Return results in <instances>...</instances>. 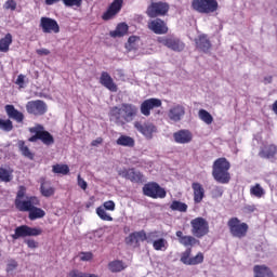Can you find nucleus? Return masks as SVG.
Here are the masks:
<instances>
[{
    "mask_svg": "<svg viewBox=\"0 0 277 277\" xmlns=\"http://www.w3.org/2000/svg\"><path fill=\"white\" fill-rule=\"evenodd\" d=\"M190 233L192 235H184L182 230L175 233L179 243L184 248H194V246H200L202 237L209 235V221L207 219L197 216L190 221Z\"/></svg>",
    "mask_w": 277,
    "mask_h": 277,
    "instance_id": "obj_1",
    "label": "nucleus"
},
{
    "mask_svg": "<svg viewBox=\"0 0 277 277\" xmlns=\"http://www.w3.org/2000/svg\"><path fill=\"white\" fill-rule=\"evenodd\" d=\"M138 111L140 109L134 104L122 103L120 106L111 107L108 116L110 122H115L117 127H124V124L133 122Z\"/></svg>",
    "mask_w": 277,
    "mask_h": 277,
    "instance_id": "obj_2",
    "label": "nucleus"
},
{
    "mask_svg": "<svg viewBox=\"0 0 277 277\" xmlns=\"http://www.w3.org/2000/svg\"><path fill=\"white\" fill-rule=\"evenodd\" d=\"M230 161L221 157L217 158L212 166V176L216 183L221 185H228L230 183Z\"/></svg>",
    "mask_w": 277,
    "mask_h": 277,
    "instance_id": "obj_3",
    "label": "nucleus"
},
{
    "mask_svg": "<svg viewBox=\"0 0 277 277\" xmlns=\"http://www.w3.org/2000/svg\"><path fill=\"white\" fill-rule=\"evenodd\" d=\"M22 213H28L30 222L35 220H42L47 215V212L40 208V198H32L28 202H24V208L19 210Z\"/></svg>",
    "mask_w": 277,
    "mask_h": 277,
    "instance_id": "obj_4",
    "label": "nucleus"
},
{
    "mask_svg": "<svg viewBox=\"0 0 277 277\" xmlns=\"http://www.w3.org/2000/svg\"><path fill=\"white\" fill-rule=\"evenodd\" d=\"M29 133L35 135L28 138V142H38L40 140L44 146H53L55 144V138L52 136L51 132L44 130V127L37 124L36 127L29 128Z\"/></svg>",
    "mask_w": 277,
    "mask_h": 277,
    "instance_id": "obj_5",
    "label": "nucleus"
},
{
    "mask_svg": "<svg viewBox=\"0 0 277 277\" xmlns=\"http://www.w3.org/2000/svg\"><path fill=\"white\" fill-rule=\"evenodd\" d=\"M227 226L229 228V233L233 237H236L237 239H243L248 235V230L250 229V226H248V223L241 222L237 216H234L228 220Z\"/></svg>",
    "mask_w": 277,
    "mask_h": 277,
    "instance_id": "obj_6",
    "label": "nucleus"
},
{
    "mask_svg": "<svg viewBox=\"0 0 277 277\" xmlns=\"http://www.w3.org/2000/svg\"><path fill=\"white\" fill-rule=\"evenodd\" d=\"M192 8L199 14H213L220 9L217 0H193Z\"/></svg>",
    "mask_w": 277,
    "mask_h": 277,
    "instance_id": "obj_7",
    "label": "nucleus"
},
{
    "mask_svg": "<svg viewBox=\"0 0 277 277\" xmlns=\"http://www.w3.org/2000/svg\"><path fill=\"white\" fill-rule=\"evenodd\" d=\"M40 235H42V228L21 225L14 229V234L11 235V237L14 241H16V239H25V237H38Z\"/></svg>",
    "mask_w": 277,
    "mask_h": 277,
    "instance_id": "obj_8",
    "label": "nucleus"
},
{
    "mask_svg": "<svg viewBox=\"0 0 277 277\" xmlns=\"http://www.w3.org/2000/svg\"><path fill=\"white\" fill-rule=\"evenodd\" d=\"M170 12V4L168 2H151L146 10L149 18H157L158 16H166Z\"/></svg>",
    "mask_w": 277,
    "mask_h": 277,
    "instance_id": "obj_9",
    "label": "nucleus"
},
{
    "mask_svg": "<svg viewBox=\"0 0 277 277\" xmlns=\"http://www.w3.org/2000/svg\"><path fill=\"white\" fill-rule=\"evenodd\" d=\"M143 194L144 196L154 199L166 198V196H168L166 188L161 187L157 182H149L145 184L143 186Z\"/></svg>",
    "mask_w": 277,
    "mask_h": 277,
    "instance_id": "obj_10",
    "label": "nucleus"
},
{
    "mask_svg": "<svg viewBox=\"0 0 277 277\" xmlns=\"http://www.w3.org/2000/svg\"><path fill=\"white\" fill-rule=\"evenodd\" d=\"M157 41L159 44H163L167 49H171V51H175L177 53L185 50L183 41L174 36L159 37Z\"/></svg>",
    "mask_w": 277,
    "mask_h": 277,
    "instance_id": "obj_11",
    "label": "nucleus"
},
{
    "mask_svg": "<svg viewBox=\"0 0 277 277\" xmlns=\"http://www.w3.org/2000/svg\"><path fill=\"white\" fill-rule=\"evenodd\" d=\"M180 261L184 265H200L201 263H205V253L198 252L192 258V247H186V250L181 254Z\"/></svg>",
    "mask_w": 277,
    "mask_h": 277,
    "instance_id": "obj_12",
    "label": "nucleus"
},
{
    "mask_svg": "<svg viewBox=\"0 0 277 277\" xmlns=\"http://www.w3.org/2000/svg\"><path fill=\"white\" fill-rule=\"evenodd\" d=\"M122 5H124V0H114L108 5L107 10L102 14V19L113 21V18H116V16L120 14Z\"/></svg>",
    "mask_w": 277,
    "mask_h": 277,
    "instance_id": "obj_13",
    "label": "nucleus"
},
{
    "mask_svg": "<svg viewBox=\"0 0 277 277\" xmlns=\"http://www.w3.org/2000/svg\"><path fill=\"white\" fill-rule=\"evenodd\" d=\"M118 175L127 181H131V183H144V174L135 170V168L121 169L118 171Z\"/></svg>",
    "mask_w": 277,
    "mask_h": 277,
    "instance_id": "obj_14",
    "label": "nucleus"
},
{
    "mask_svg": "<svg viewBox=\"0 0 277 277\" xmlns=\"http://www.w3.org/2000/svg\"><path fill=\"white\" fill-rule=\"evenodd\" d=\"M26 110L32 116H44L48 110L47 103L42 100L30 101L26 104Z\"/></svg>",
    "mask_w": 277,
    "mask_h": 277,
    "instance_id": "obj_15",
    "label": "nucleus"
},
{
    "mask_svg": "<svg viewBox=\"0 0 277 277\" xmlns=\"http://www.w3.org/2000/svg\"><path fill=\"white\" fill-rule=\"evenodd\" d=\"M39 27L43 34H60V24L56 19L43 16L40 18Z\"/></svg>",
    "mask_w": 277,
    "mask_h": 277,
    "instance_id": "obj_16",
    "label": "nucleus"
},
{
    "mask_svg": "<svg viewBox=\"0 0 277 277\" xmlns=\"http://www.w3.org/2000/svg\"><path fill=\"white\" fill-rule=\"evenodd\" d=\"M134 129L147 140H153V133H157V127L151 122L142 123V121H135Z\"/></svg>",
    "mask_w": 277,
    "mask_h": 277,
    "instance_id": "obj_17",
    "label": "nucleus"
},
{
    "mask_svg": "<svg viewBox=\"0 0 277 277\" xmlns=\"http://www.w3.org/2000/svg\"><path fill=\"white\" fill-rule=\"evenodd\" d=\"M147 27L150 31H153V34H156L157 36H163L169 31L168 24H166V22L161 18L149 21Z\"/></svg>",
    "mask_w": 277,
    "mask_h": 277,
    "instance_id": "obj_18",
    "label": "nucleus"
},
{
    "mask_svg": "<svg viewBox=\"0 0 277 277\" xmlns=\"http://www.w3.org/2000/svg\"><path fill=\"white\" fill-rule=\"evenodd\" d=\"M162 102L159 98L156 97H150L147 98L145 101H143V103L141 104V114H143V116H150V111H153V109H159V107H161Z\"/></svg>",
    "mask_w": 277,
    "mask_h": 277,
    "instance_id": "obj_19",
    "label": "nucleus"
},
{
    "mask_svg": "<svg viewBox=\"0 0 277 277\" xmlns=\"http://www.w3.org/2000/svg\"><path fill=\"white\" fill-rule=\"evenodd\" d=\"M168 118L172 122H181L185 118V106L182 104L173 105L168 111Z\"/></svg>",
    "mask_w": 277,
    "mask_h": 277,
    "instance_id": "obj_20",
    "label": "nucleus"
},
{
    "mask_svg": "<svg viewBox=\"0 0 277 277\" xmlns=\"http://www.w3.org/2000/svg\"><path fill=\"white\" fill-rule=\"evenodd\" d=\"M277 145L276 144H265L260 148L259 157L262 159H269L271 161H276Z\"/></svg>",
    "mask_w": 277,
    "mask_h": 277,
    "instance_id": "obj_21",
    "label": "nucleus"
},
{
    "mask_svg": "<svg viewBox=\"0 0 277 277\" xmlns=\"http://www.w3.org/2000/svg\"><path fill=\"white\" fill-rule=\"evenodd\" d=\"M25 194H27V188L25 186H19L14 200V206L17 211H21L24 208V202H30L32 198H36V196H30L27 197L26 200H23L25 198Z\"/></svg>",
    "mask_w": 277,
    "mask_h": 277,
    "instance_id": "obj_22",
    "label": "nucleus"
},
{
    "mask_svg": "<svg viewBox=\"0 0 277 277\" xmlns=\"http://www.w3.org/2000/svg\"><path fill=\"white\" fill-rule=\"evenodd\" d=\"M100 83L109 92H118V84L114 82V78L107 71H102L100 77Z\"/></svg>",
    "mask_w": 277,
    "mask_h": 277,
    "instance_id": "obj_23",
    "label": "nucleus"
},
{
    "mask_svg": "<svg viewBox=\"0 0 277 277\" xmlns=\"http://www.w3.org/2000/svg\"><path fill=\"white\" fill-rule=\"evenodd\" d=\"M173 138L176 144H189L194 140V134L189 130H179L173 133Z\"/></svg>",
    "mask_w": 277,
    "mask_h": 277,
    "instance_id": "obj_24",
    "label": "nucleus"
},
{
    "mask_svg": "<svg viewBox=\"0 0 277 277\" xmlns=\"http://www.w3.org/2000/svg\"><path fill=\"white\" fill-rule=\"evenodd\" d=\"M40 194L44 198H51L55 196V187L51 186V181H47V177H40Z\"/></svg>",
    "mask_w": 277,
    "mask_h": 277,
    "instance_id": "obj_25",
    "label": "nucleus"
},
{
    "mask_svg": "<svg viewBox=\"0 0 277 277\" xmlns=\"http://www.w3.org/2000/svg\"><path fill=\"white\" fill-rule=\"evenodd\" d=\"M4 110L6 116L12 120H16L17 122H23V120H25V115L16 109L12 104H6L4 106Z\"/></svg>",
    "mask_w": 277,
    "mask_h": 277,
    "instance_id": "obj_26",
    "label": "nucleus"
},
{
    "mask_svg": "<svg viewBox=\"0 0 277 277\" xmlns=\"http://www.w3.org/2000/svg\"><path fill=\"white\" fill-rule=\"evenodd\" d=\"M195 205H200L205 200V187L198 182L192 184Z\"/></svg>",
    "mask_w": 277,
    "mask_h": 277,
    "instance_id": "obj_27",
    "label": "nucleus"
},
{
    "mask_svg": "<svg viewBox=\"0 0 277 277\" xmlns=\"http://www.w3.org/2000/svg\"><path fill=\"white\" fill-rule=\"evenodd\" d=\"M196 47L198 51H202L203 53H209L211 49V41L207 38L206 35H201L198 39L195 40Z\"/></svg>",
    "mask_w": 277,
    "mask_h": 277,
    "instance_id": "obj_28",
    "label": "nucleus"
},
{
    "mask_svg": "<svg viewBox=\"0 0 277 277\" xmlns=\"http://www.w3.org/2000/svg\"><path fill=\"white\" fill-rule=\"evenodd\" d=\"M253 274L254 277H276L274 276V272H272V268L265 265H255L253 267Z\"/></svg>",
    "mask_w": 277,
    "mask_h": 277,
    "instance_id": "obj_29",
    "label": "nucleus"
},
{
    "mask_svg": "<svg viewBox=\"0 0 277 277\" xmlns=\"http://www.w3.org/2000/svg\"><path fill=\"white\" fill-rule=\"evenodd\" d=\"M129 34V25L127 23H120L117 25L114 31H110L111 38H122Z\"/></svg>",
    "mask_w": 277,
    "mask_h": 277,
    "instance_id": "obj_30",
    "label": "nucleus"
},
{
    "mask_svg": "<svg viewBox=\"0 0 277 277\" xmlns=\"http://www.w3.org/2000/svg\"><path fill=\"white\" fill-rule=\"evenodd\" d=\"M117 146H124L126 148H133L135 146V138L129 135H120L116 141Z\"/></svg>",
    "mask_w": 277,
    "mask_h": 277,
    "instance_id": "obj_31",
    "label": "nucleus"
},
{
    "mask_svg": "<svg viewBox=\"0 0 277 277\" xmlns=\"http://www.w3.org/2000/svg\"><path fill=\"white\" fill-rule=\"evenodd\" d=\"M108 269L113 274H119V272H124L127 269V264L122 260H114L108 263Z\"/></svg>",
    "mask_w": 277,
    "mask_h": 277,
    "instance_id": "obj_32",
    "label": "nucleus"
},
{
    "mask_svg": "<svg viewBox=\"0 0 277 277\" xmlns=\"http://www.w3.org/2000/svg\"><path fill=\"white\" fill-rule=\"evenodd\" d=\"M136 235L137 241H146L147 243H150V239H157V232H151L146 234L144 229L140 232H134Z\"/></svg>",
    "mask_w": 277,
    "mask_h": 277,
    "instance_id": "obj_33",
    "label": "nucleus"
},
{
    "mask_svg": "<svg viewBox=\"0 0 277 277\" xmlns=\"http://www.w3.org/2000/svg\"><path fill=\"white\" fill-rule=\"evenodd\" d=\"M13 42L12 34L8 32L3 38L0 39V53H8L10 45Z\"/></svg>",
    "mask_w": 277,
    "mask_h": 277,
    "instance_id": "obj_34",
    "label": "nucleus"
},
{
    "mask_svg": "<svg viewBox=\"0 0 277 277\" xmlns=\"http://www.w3.org/2000/svg\"><path fill=\"white\" fill-rule=\"evenodd\" d=\"M17 147L19 151L22 153L23 157H26L27 159H30V161H34V153L29 149L28 146L25 145V141H18Z\"/></svg>",
    "mask_w": 277,
    "mask_h": 277,
    "instance_id": "obj_35",
    "label": "nucleus"
},
{
    "mask_svg": "<svg viewBox=\"0 0 277 277\" xmlns=\"http://www.w3.org/2000/svg\"><path fill=\"white\" fill-rule=\"evenodd\" d=\"M12 174H14L13 169H5L3 167H0V181H3V183H10V181H12L13 179Z\"/></svg>",
    "mask_w": 277,
    "mask_h": 277,
    "instance_id": "obj_36",
    "label": "nucleus"
},
{
    "mask_svg": "<svg viewBox=\"0 0 277 277\" xmlns=\"http://www.w3.org/2000/svg\"><path fill=\"white\" fill-rule=\"evenodd\" d=\"M52 172L54 174H62L63 176H66L70 173V168L68 167V164L56 163L52 166Z\"/></svg>",
    "mask_w": 277,
    "mask_h": 277,
    "instance_id": "obj_37",
    "label": "nucleus"
},
{
    "mask_svg": "<svg viewBox=\"0 0 277 277\" xmlns=\"http://www.w3.org/2000/svg\"><path fill=\"white\" fill-rule=\"evenodd\" d=\"M187 203L179 201V200H173L170 210L171 211H180V213H187Z\"/></svg>",
    "mask_w": 277,
    "mask_h": 277,
    "instance_id": "obj_38",
    "label": "nucleus"
},
{
    "mask_svg": "<svg viewBox=\"0 0 277 277\" xmlns=\"http://www.w3.org/2000/svg\"><path fill=\"white\" fill-rule=\"evenodd\" d=\"M250 195L255 198H263L265 196V189L261 187V184H255L250 187Z\"/></svg>",
    "mask_w": 277,
    "mask_h": 277,
    "instance_id": "obj_39",
    "label": "nucleus"
},
{
    "mask_svg": "<svg viewBox=\"0 0 277 277\" xmlns=\"http://www.w3.org/2000/svg\"><path fill=\"white\" fill-rule=\"evenodd\" d=\"M14 129V123L10 119H0V131L10 133Z\"/></svg>",
    "mask_w": 277,
    "mask_h": 277,
    "instance_id": "obj_40",
    "label": "nucleus"
},
{
    "mask_svg": "<svg viewBox=\"0 0 277 277\" xmlns=\"http://www.w3.org/2000/svg\"><path fill=\"white\" fill-rule=\"evenodd\" d=\"M199 118L206 124H213V116H211L210 113L207 111L206 109L199 110Z\"/></svg>",
    "mask_w": 277,
    "mask_h": 277,
    "instance_id": "obj_41",
    "label": "nucleus"
},
{
    "mask_svg": "<svg viewBox=\"0 0 277 277\" xmlns=\"http://www.w3.org/2000/svg\"><path fill=\"white\" fill-rule=\"evenodd\" d=\"M96 214L100 219H102L104 222H114V217L105 211V208L98 207L96 208Z\"/></svg>",
    "mask_w": 277,
    "mask_h": 277,
    "instance_id": "obj_42",
    "label": "nucleus"
},
{
    "mask_svg": "<svg viewBox=\"0 0 277 277\" xmlns=\"http://www.w3.org/2000/svg\"><path fill=\"white\" fill-rule=\"evenodd\" d=\"M153 248L154 250H157V251H161L163 250V248L166 250L168 248V240H166L164 238L154 240Z\"/></svg>",
    "mask_w": 277,
    "mask_h": 277,
    "instance_id": "obj_43",
    "label": "nucleus"
},
{
    "mask_svg": "<svg viewBox=\"0 0 277 277\" xmlns=\"http://www.w3.org/2000/svg\"><path fill=\"white\" fill-rule=\"evenodd\" d=\"M69 277H98L96 274H88L80 272L79 269H72L68 274Z\"/></svg>",
    "mask_w": 277,
    "mask_h": 277,
    "instance_id": "obj_44",
    "label": "nucleus"
},
{
    "mask_svg": "<svg viewBox=\"0 0 277 277\" xmlns=\"http://www.w3.org/2000/svg\"><path fill=\"white\" fill-rule=\"evenodd\" d=\"M66 8H81L83 0H63Z\"/></svg>",
    "mask_w": 277,
    "mask_h": 277,
    "instance_id": "obj_45",
    "label": "nucleus"
},
{
    "mask_svg": "<svg viewBox=\"0 0 277 277\" xmlns=\"http://www.w3.org/2000/svg\"><path fill=\"white\" fill-rule=\"evenodd\" d=\"M126 243L127 246H133V243H135V246H140V242L137 240V235H135L134 233H131L127 238H126Z\"/></svg>",
    "mask_w": 277,
    "mask_h": 277,
    "instance_id": "obj_46",
    "label": "nucleus"
},
{
    "mask_svg": "<svg viewBox=\"0 0 277 277\" xmlns=\"http://www.w3.org/2000/svg\"><path fill=\"white\" fill-rule=\"evenodd\" d=\"M16 6H17V3L15 2V0H6L3 4V9L11 10V12H15Z\"/></svg>",
    "mask_w": 277,
    "mask_h": 277,
    "instance_id": "obj_47",
    "label": "nucleus"
},
{
    "mask_svg": "<svg viewBox=\"0 0 277 277\" xmlns=\"http://www.w3.org/2000/svg\"><path fill=\"white\" fill-rule=\"evenodd\" d=\"M103 207L106 211H116V202L113 200L105 201Z\"/></svg>",
    "mask_w": 277,
    "mask_h": 277,
    "instance_id": "obj_48",
    "label": "nucleus"
},
{
    "mask_svg": "<svg viewBox=\"0 0 277 277\" xmlns=\"http://www.w3.org/2000/svg\"><path fill=\"white\" fill-rule=\"evenodd\" d=\"M78 187L83 190L88 189V182L81 177V174H78Z\"/></svg>",
    "mask_w": 277,
    "mask_h": 277,
    "instance_id": "obj_49",
    "label": "nucleus"
},
{
    "mask_svg": "<svg viewBox=\"0 0 277 277\" xmlns=\"http://www.w3.org/2000/svg\"><path fill=\"white\" fill-rule=\"evenodd\" d=\"M92 259H94V254H92V252L80 253V261H92Z\"/></svg>",
    "mask_w": 277,
    "mask_h": 277,
    "instance_id": "obj_50",
    "label": "nucleus"
},
{
    "mask_svg": "<svg viewBox=\"0 0 277 277\" xmlns=\"http://www.w3.org/2000/svg\"><path fill=\"white\" fill-rule=\"evenodd\" d=\"M135 42H140V37L137 36H130L128 39L129 47L131 49H135Z\"/></svg>",
    "mask_w": 277,
    "mask_h": 277,
    "instance_id": "obj_51",
    "label": "nucleus"
},
{
    "mask_svg": "<svg viewBox=\"0 0 277 277\" xmlns=\"http://www.w3.org/2000/svg\"><path fill=\"white\" fill-rule=\"evenodd\" d=\"M24 243H26V246H28V248H30V250H36V248H38V241H36L34 239H26V240H24Z\"/></svg>",
    "mask_w": 277,
    "mask_h": 277,
    "instance_id": "obj_52",
    "label": "nucleus"
},
{
    "mask_svg": "<svg viewBox=\"0 0 277 277\" xmlns=\"http://www.w3.org/2000/svg\"><path fill=\"white\" fill-rule=\"evenodd\" d=\"M16 267H18V263L15 260H11L6 264V272H14V269H16Z\"/></svg>",
    "mask_w": 277,
    "mask_h": 277,
    "instance_id": "obj_53",
    "label": "nucleus"
},
{
    "mask_svg": "<svg viewBox=\"0 0 277 277\" xmlns=\"http://www.w3.org/2000/svg\"><path fill=\"white\" fill-rule=\"evenodd\" d=\"M213 196L215 198H222V196H224V189H222V187L220 186H216L214 189H213Z\"/></svg>",
    "mask_w": 277,
    "mask_h": 277,
    "instance_id": "obj_54",
    "label": "nucleus"
},
{
    "mask_svg": "<svg viewBox=\"0 0 277 277\" xmlns=\"http://www.w3.org/2000/svg\"><path fill=\"white\" fill-rule=\"evenodd\" d=\"M245 213H254L256 211V206L254 205H247L243 207Z\"/></svg>",
    "mask_w": 277,
    "mask_h": 277,
    "instance_id": "obj_55",
    "label": "nucleus"
},
{
    "mask_svg": "<svg viewBox=\"0 0 277 277\" xmlns=\"http://www.w3.org/2000/svg\"><path fill=\"white\" fill-rule=\"evenodd\" d=\"M37 55H51V51L49 49L42 48V49H38L36 51Z\"/></svg>",
    "mask_w": 277,
    "mask_h": 277,
    "instance_id": "obj_56",
    "label": "nucleus"
},
{
    "mask_svg": "<svg viewBox=\"0 0 277 277\" xmlns=\"http://www.w3.org/2000/svg\"><path fill=\"white\" fill-rule=\"evenodd\" d=\"M23 83H25V76L23 74H21L17 79H16V84L17 85H23Z\"/></svg>",
    "mask_w": 277,
    "mask_h": 277,
    "instance_id": "obj_57",
    "label": "nucleus"
},
{
    "mask_svg": "<svg viewBox=\"0 0 277 277\" xmlns=\"http://www.w3.org/2000/svg\"><path fill=\"white\" fill-rule=\"evenodd\" d=\"M98 144H103V137H97L91 142V146H97Z\"/></svg>",
    "mask_w": 277,
    "mask_h": 277,
    "instance_id": "obj_58",
    "label": "nucleus"
},
{
    "mask_svg": "<svg viewBox=\"0 0 277 277\" xmlns=\"http://www.w3.org/2000/svg\"><path fill=\"white\" fill-rule=\"evenodd\" d=\"M55 3H60V0H45V5H55Z\"/></svg>",
    "mask_w": 277,
    "mask_h": 277,
    "instance_id": "obj_59",
    "label": "nucleus"
},
{
    "mask_svg": "<svg viewBox=\"0 0 277 277\" xmlns=\"http://www.w3.org/2000/svg\"><path fill=\"white\" fill-rule=\"evenodd\" d=\"M272 81H273V77L272 76H267V77L264 78L265 85H267V83H272Z\"/></svg>",
    "mask_w": 277,
    "mask_h": 277,
    "instance_id": "obj_60",
    "label": "nucleus"
}]
</instances>
